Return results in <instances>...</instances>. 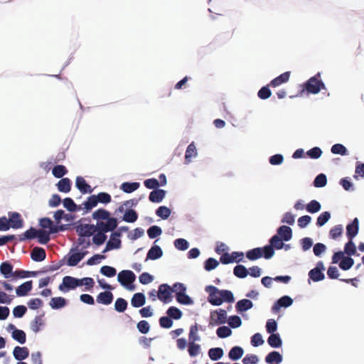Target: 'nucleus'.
<instances>
[{
	"label": "nucleus",
	"instance_id": "obj_1",
	"mask_svg": "<svg viewBox=\"0 0 364 364\" xmlns=\"http://www.w3.org/2000/svg\"><path fill=\"white\" fill-rule=\"evenodd\" d=\"M205 290L208 294V302L213 306H220L223 302L232 303L235 301L233 294L230 290H220L212 285L207 286Z\"/></svg>",
	"mask_w": 364,
	"mask_h": 364
},
{
	"label": "nucleus",
	"instance_id": "obj_2",
	"mask_svg": "<svg viewBox=\"0 0 364 364\" xmlns=\"http://www.w3.org/2000/svg\"><path fill=\"white\" fill-rule=\"evenodd\" d=\"M117 226V219H110L108 223H105L103 221L97 222L96 225H81L77 231L79 232V235L81 237H89L94 235L97 230H101L102 231H112Z\"/></svg>",
	"mask_w": 364,
	"mask_h": 364
},
{
	"label": "nucleus",
	"instance_id": "obj_3",
	"mask_svg": "<svg viewBox=\"0 0 364 364\" xmlns=\"http://www.w3.org/2000/svg\"><path fill=\"white\" fill-rule=\"evenodd\" d=\"M269 259L273 256V237L269 240V245L264 247H257L246 252V257L251 261L256 260L262 257Z\"/></svg>",
	"mask_w": 364,
	"mask_h": 364
},
{
	"label": "nucleus",
	"instance_id": "obj_4",
	"mask_svg": "<svg viewBox=\"0 0 364 364\" xmlns=\"http://www.w3.org/2000/svg\"><path fill=\"white\" fill-rule=\"evenodd\" d=\"M320 77V73H317L305 83V89L309 93L317 94L321 89H325V85Z\"/></svg>",
	"mask_w": 364,
	"mask_h": 364
},
{
	"label": "nucleus",
	"instance_id": "obj_5",
	"mask_svg": "<svg viewBox=\"0 0 364 364\" xmlns=\"http://www.w3.org/2000/svg\"><path fill=\"white\" fill-rule=\"evenodd\" d=\"M118 282L129 290H134V287L131 284L135 281L136 276L131 270H122L117 276Z\"/></svg>",
	"mask_w": 364,
	"mask_h": 364
},
{
	"label": "nucleus",
	"instance_id": "obj_6",
	"mask_svg": "<svg viewBox=\"0 0 364 364\" xmlns=\"http://www.w3.org/2000/svg\"><path fill=\"white\" fill-rule=\"evenodd\" d=\"M226 320L227 311L224 309H219L210 312L209 325L218 326L220 324H223L226 322Z\"/></svg>",
	"mask_w": 364,
	"mask_h": 364
},
{
	"label": "nucleus",
	"instance_id": "obj_7",
	"mask_svg": "<svg viewBox=\"0 0 364 364\" xmlns=\"http://www.w3.org/2000/svg\"><path fill=\"white\" fill-rule=\"evenodd\" d=\"M80 286H82V282L80 281V279L70 276H65L63 279L62 284L59 285V289L60 291H65L64 288H66V290L68 291Z\"/></svg>",
	"mask_w": 364,
	"mask_h": 364
},
{
	"label": "nucleus",
	"instance_id": "obj_8",
	"mask_svg": "<svg viewBox=\"0 0 364 364\" xmlns=\"http://www.w3.org/2000/svg\"><path fill=\"white\" fill-rule=\"evenodd\" d=\"M121 234L118 232H114L110 237L109 240L107 242L103 253L107 252L113 249H119L121 247V240L119 239Z\"/></svg>",
	"mask_w": 364,
	"mask_h": 364
},
{
	"label": "nucleus",
	"instance_id": "obj_9",
	"mask_svg": "<svg viewBox=\"0 0 364 364\" xmlns=\"http://www.w3.org/2000/svg\"><path fill=\"white\" fill-rule=\"evenodd\" d=\"M171 288L166 284H161L159 287L157 296L164 303H168L171 300Z\"/></svg>",
	"mask_w": 364,
	"mask_h": 364
},
{
	"label": "nucleus",
	"instance_id": "obj_10",
	"mask_svg": "<svg viewBox=\"0 0 364 364\" xmlns=\"http://www.w3.org/2000/svg\"><path fill=\"white\" fill-rule=\"evenodd\" d=\"M40 226L43 229H49L50 232L51 233H56L58 232L60 230H63L64 228L63 226H57L53 224V222L51 220V219L48 218H43L40 220L39 223Z\"/></svg>",
	"mask_w": 364,
	"mask_h": 364
},
{
	"label": "nucleus",
	"instance_id": "obj_11",
	"mask_svg": "<svg viewBox=\"0 0 364 364\" xmlns=\"http://www.w3.org/2000/svg\"><path fill=\"white\" fill-rule=\"evenodd\" d=\"M359 230V220L355 218L352 223H349L346 227V236L348 240L353 239L357 235Z\"/></svg>",
	"mask_w": 364,
	"mask_h": 364
},
{
	"label": "nucleus",
	"instance_id": "obj_12",
	"mask_svg": "<svg viewBox=\"0 0 364 364\" xmlns=\"http://www.w3.org/2000/svg\"><path fill=\"white\" fill-rule=\"evenodd\" d=\"M113 299V294L110 291H105L97 295L96 301L98 304L109 305L112 304Z\"/></svg>",
	"mask_w": 364,
	"mask_h": 364
},
{
	"label": "nucleus",
	"instance_id": "obj_13",
	"mask_svg": "<svg viewBox=\"0 0 364 364\" xmlns=\"http://www.w3.org/2000/svg\"><path fill=\"white\" fill-rule=\"evenodd\" d=\"M9 222L10 225L14 229H18L23 227V221L21 218V215L18 213L13 212L9 213Z\"/></svg>",
	"mask_w": 364,
	"mask_h": 364
},
{
	"label": "nucleus",
	"instance_id": "obj_14",
	"mask_svg": "<svg viewBox=\"0 0 364 364\" xmlns=\"http://www.w3.org/2000/svg\"><path fill=\"white\" fill-rule=\"evenodd\" d=\"M275 235L287 242L292 238V230L289 226L282 225L277 229V234Z\"/></svg>",
	"mask_w": 364,
	"mask_h": 364
},
{
	"label": "nucleus",
	"instance_id": "obj_15",
	"mask_svg": "<svg viewBox=\"0 0 364 364\" xmlns=\"http://www.w3.org/2000/svg\"><path fill=\"white\" fill-rule=\"evenodd\" d=\"M75 186L77 189L83 194L90 193L92 192V189L90 186L87 183L84 178L82 176H77L75 181Z\"/></svg>",
	"mask_w": 364,
	"mask_h": 364
},
{
	"label": "nucleus",
	"instance_id": "obj_16",
	"mask_svg": "<svg viewBox=\"0 0 364 364\" xmlns=\"http://www.w3.org/2000/svg\"><path fill=\"white\" fill-rule=\"evenodd\" d=\"M13 355L16 360L21 361L28 357L29 350L26 347L16 346Z\"/></svg>",
	"mask_w": 364,
	"mask_h": 364
},
{
	"label": "nucleus",
	"instance_id": "obj_17",
	"mask_svg": "<svg viewBox=\"0 0 364 364\" xmlns=\"http://www.w3.org/2000/svg\"><path fill=\"white\" fill-rule=\"evenodd\" d=\"M31 257L35 262H41L46 259V253L43 248L35 247L31 252Z\"/></svg>",
	"mask_w": 364,
	"mask_h": 364
},
{
	"label": "nucleus",
	"instance_id": "obj_18",
	"mask_svg": "<svg viewBox=\"0 0 364 364\" xmlns=\"http://www.w3.org/2000/svg\"><path fill=\"white\" fill-rule=\"evenodd\" d=\"M92 218L93 219L97 220V222L100 221V220H106V223H108L110 219H116L115 218H111L110 213L107 210L102 208H100L95 210L92 213Z\"/></svg>",
	"mask_w": 364,
	"mask_h": 364
},
{
	"label": "nucleus",
	"instance_id": "obj_19",
	"mask_svg": "<svg viewBox=\"0 0 364 364\" xmlns=\"http://www.w3.org/2000/svg\"><path fill=\"white\" fill-rule=\"evenodd\" d=\"M33 282L31 280L27 281L20 286H18L16 289V293L18 296H24L28 294V293L32 289Z\"/></svg>",
	"mask_w": 364,
	"mask_h": 364
},
{
	"label": "nucleus",
	"instance_id": "obj_20",
	"mask_svg": "<svg viewBox=\"0 0 364 364\" xmlns=\"http://www.w3.org/2000/svg\"><path fill=\"white\" fill-rule=\"evenodd\" d=\"M163 255L161 248L158 245H154L148 251L145 261L149 259L155 260L160 258Z\"/></svg>",
	"mask_w": 364,
	"mask_h": 364
},
{
	"label": "nucleus",
	"instance_id": "obj_21",
	"mask_svg": "<svg viewBox=\"0 0 364 364\" xmlns=\"http://www.w3.org/2000/svg\"><path fill=\"white\" fill-rule=\"evenodd\" d=\"M165 196L166 191L164 190L156 188L150 193L149 199L152 203H160Z\"/></svg>",
	"mask_w": 364,
	"mask_h": 364
},
{
	"label": "nucleus",
	"instance_id": "obj_22",
	"mask_svg": "<svg viewBox=\"0 0 364 364\" xmlns=\"http://www.w3.org/2000/svg\"><path fill=\"white\" fill-rule=\"evenodd\" d=\"M293 303L292 299L289 296H283L274 303V311L279 310L280 308H287L290 306Z\"/></svg>",
	"mask_w": 364,
	"mask_h": 364
},
{
	"label": "nucleus",
	"instance_id": "obj_23",
	"mask_svg": "<svg viewBox=\"0 0 364 364\" xmlns=\"http://www.w3.org/2000/svg\"><path fill=\"white\" fill-rule=\"evenodd\" d=\"M253 306L252 302L249 299H241L236 304L235 308L238 312L246 311Z\"/></svg>",
	"mask_w": 364,
	"mask_h": 364
},
{
	"label": "nucleus",
	"instance_id": "obj_24",
	"mask_svg": "<svg viewBox=\"0 0 364 364\" xmlns=\"http://www.w3.org/2000/svg\"><path fill=\"white\" fill-rule=\"evenodd\" d=\"M197 150L196 147L193 142L191 143L186 151L185 154V163L189 164L191 161L193 157H196L197 156Z\"/></svg>",
	"mask_w": 364,
	"mask_h": 364
},
{
	"label": "nucleus",
	"instance_id": "obj_25",
	"mask_svg": "<svg viewBox=\"0 0 364 364\" xmlns=\"http://www.w3.org/2000/svg\"><path fill=\"white\" fill-rule=\"evenodd\" d=\"M146 302V298L143 293H136L132 298L131 304L134 307L142 306Z\"/></svg>",
	"mask_w": 364,
	"mask_h": 364
},
{
	"label": "nucleus",
	"instance_id": "obj_26",
	"mask_svg": "<svg viewBox=\"0 0 364 364\" xmlns=\"http://www.w3.org/2000/svg\"><path fill=\"white\" fill-rule=\"evenodd\" d=\"M0 272L6 279L11 278L13 274V266L8 262H2L0 265Z\"/></svg>",
	"mask_w": 364,
	"mask_h": 364
},
{
	"label": "nucleus",
	"instance_id": "obj_27",
	"mask_svg": "<svg viewBox=\"0 0 364 364\" xmlns=\"http://www.w3.org/2000/svg\"><path fill=\"white\" fill-rule=\"evenodd\" d=\"M43 315L37 316L31 323V328L34 333L40 331L42 326H44Z\"/></svg>",
	"mask_w": 364,
	"mask_h": 364
},
{
	"label": "nucleus",
	"instance_id": "obj_28",
	"mask_svg": "<svg viewBox=\"0 0 364 364\" xmlns=\"http://www.w3.org/2000/svg\"><path fill=\"white\" fill-rule=\"evenodd\" d=\"M97 233L94 235L92 237V242L97 246L102 245L107 240L106 232L108 231H102L101 230H97Z\"/></svg>",
	"mask_w": 364,
	"mask_h": 364
},
{
	"label": "nucleus",
	"instance_id": "obj_29",
	"mask_svg": "<svg viewBox=\"0 0 364 364\" xmlns=\"http://www.w3.org/2000/svg\"><path fill=\"white\" fill-rule=\"evenodd\" d=\"M57 187L59 191L68 193L71 188L70 180L68 178H62L57 183Z\"/></svg>",
	"mask_w": 364,
	"mask_h": 364
},
{
	"label": "nucleus",
	"instance_id": "obj_30",
	"mask_svg": "<svg viewBox=\"0 0 364 364\" xmlns=\"http://www.w3.org/2000/svg\"><path fill=\"white\" fill-rule=\"evenodd\" d=\"M49 304L52 309H59L66 305V300L61 296L53 297L50 299Z\"/></svg>",
	"mask_w": 364,
	"mask_h": 364
},
{
	"label": "nucleus",
	"instance_id": "obj_31",
	"mask_svg": "<svg viewBox=\"0 0 364 364\" xmlns=\"http://www.w3.org/2000/svg\"><path fill=\"white\" fill-rule=\"evenodd\" d=\"M85 252H76L70 256L68 259V264L69 266L77 265L85 257Z\"/></svg>",
	"mask_w": 364,
	"mask_h": 364
},
{
	"label": "nucleus",
	"instance_id": "obj_32",
	"mask_svg": "<svg viewBox=\"0 0 364 364\" xmlns=\"http://www.w3.org/2000/svg\"><path fill=\"white\" fill-rule=\"evenodd\" d=\"M38 232V230L35 229L34 228H30L28 230H26L23 234L19 236V240L23 241L26 239L32 240L37 237Z\"/></svg>",
	"mask_w": 364,
	"mask_h": 364
},
{
	"label": "nucleus",
	"instance_id": "obj_33",
	"mask_svg": "<svg viewBox=\"0 0 364 364\" xmlns=\"http://www.w3.org/2000/svg\"><path fill=\"white\" fill-rule=\"evenodd\" d=\"M244 353L243 349L240 346H235L231 348L229 352L228 356L232 360L240 359Z\"/></svg>",
	"mask_w": 364,
	"mask_h": 364
},
{
	"label": "nucleus",
	"instance_id": "obj_34",
	"mask_svg": "<svg viewBox=\"0 0 364 364\" xmlns=\"http://www.w3.org/2000/svg\"><path fill=\"white\" fill-rule=\"evenodd\" d=\"M139 183L138 182H124L121 185L120 188L125 193H130L138 189Z\"/></svg>",
	"mask_w": 364,
	"mask_h": 364
},
{
	"label": "nucleus",
	"instance_id": "obj_35",
	"mask_svg": "<svg viewBox=\"0 0 364 364\" xmlns=\"http://www.w3.org/2000/svg\"><path fill=\"white\" fill-rule=\"evenodd\" d=\"M309 277L314 282H319L324 279V274L318 268H314L309 272Z\"/></svg>",
	"mask_w": 364,
	"mask_h": 364
},
{
	"label": "nucleus",
	"instance_id": "obj_36",
	"mask_svg": "<svg viewBox=\"0 0 364 364\" xmlns=\"http://www.w3.org/2000/svg\"><path fill=\"white\" fill-rule=\"evenodd\" d=\"M50 234L51 232L44 230H38L37 238L38 242L42 245H46L50 241Z\"/></svg>",
	"mask_w": 364,
	"mask_h": 364
},
{
	"label": "nucleus",
	"instance_id": "obj_37",
	"mask_svg": "<svg viewBox=\"0 0 364 364\" xmlns=\"http://www.w3.org/2000/svg\"><path fill=\"white\" fill-rule=\"evenodd\" d=\"M208 355L213 360H218L223 355V350L221 348H213L208 350Z\"/></svg>",
	"mask_w": 364,
	"mask_h": 364
},
{
	"label": "nucleus",
	"instance_id": "obj_38",
	"mask_svg": "<svg viewBox=\"0 0 364 364\" xmlns=\"http://www.w3.org/2000/svg\"><path fill=\"white\" fill-rule=\"evenodd\" d=\"M12 338L18 343L23 344L26 341V336L23 331L15 329L12 332Z\"/></svg>",
	"mask_w": 364,
	"mask_h": 364
},
{
	"label": "nucleus",
	"instance_id": "obj_39",
	"mask_svg": "<svg viewBox=\"0 0 364 364\" xmlns=\"http://www.w3.org/2000/svg\"><path fill=\"white\" fill-rule=\"evenodd\" d=\"M354 264V260L350 257H344L339 262V267L343 270H348Z\"/></svg>",
	"mask_w": 364,
	"mask_h": 364
},
{
	"label": "nucleus",
	"instance_id": "obj_40",
	"mask_svg": "<svg viewBox=\"0 0 364 364\" xmlns=\"http://www.w3.org/2000/svg\"><path fill=\"white\" fill-rule=\"evenodd\" d=\"M321 208V205L319 202L316 200H311L306 206V210L310 213H316L318 212Z\"/></svg>",
	"mask_w": 364,
	"mask_h": 364
},
{
	"label": "nucleus",
	"instance_id": "obj_41",
	"mask_svg": "<svg viewBox=\"0 0 364 364\" xmlns=\"http://www.w3.org/2000/svg\"><path fill=\"white\" fill-rule=\"evenodd\" d=\"M138 218L136 212L133 209L127 210L123 216V220L127 223H134Z\"/></svg>",
	"mask_w": 364,
	"mask_h": 364
},
{
	"label": "nucleus",
	"instance_id": "obj_42",
	"mask_svg": "<svg viewBox=\"0 0 364 364\" xmlns=\"http://www.w3.org/2000/svg\"><path fill=\"white\" fill-rule=\"evenodd\" d=\"M234 274L238 278H245L248 274V270L242 264H238L234 267Z\"/></svg>",
	"mask_w": 364,
	"mask_h": 364
},
{
	"label": "nucleus",
	"instance_id": "obj_43",
	"mask_svg": "<svg viewBox=\"0 0 364 364\" xmlns=\"http://www.w3.org/2000/svg\"><path fill=\"white\" fill-rule=\"evenodd\" d=\"M52 173L55 178H60L68 173V170L63 165H57L53 167Z\"/></svg>",
	"mask_w": 364,
	"mask_h": 364
},
{
	"label": "nucleus",
	"instance_id": "obj_44",
	"mask_svg": "<svg viewBox=\"0 0 364 364\" xmlns=\"http://www.w3.org/2000/svg\"><path fill=\"white\" fill-rule=\"evenodd\" d=\"M166 314L171 318L176 320L180 319L182 316L181 311L175 306L169 307L166 311Z\"/></svg>",
	"mask_w": 364,
	"mask_h": 364
},
{
	"label": "nucleus",
	"instance_id": "obj_45",
	"mask_svg": "<svg viewBox=\"0 0 364 364\" xmlns=\"http://www.w3.org/2000/svg\"><path fill=\"white\" fill-rule=\"evenodd\" d=\"M176 300L178 303L181 304L190 305L193 304L192 299L190 298L189 296L186 294L185 291L177 294Z\"/></svg>",
	"mask_w": 364,
	"mask_h": 364
},
{
	"label": "nucleus",
	"instance_id": "obj_46",
	"mask_svg": "<svg viewBox=\"0 0 364 364\" xmlns=\"http://www.w3.org/2000/svg\"><path fill=\"white\" fill-rule=\"evenodd\" d=\"M127 308V301L123 298L117 299L114 309L118 312H124Z\"/></svg>",
	"mask_w": 364,
	"mask_h": 364
},
{
	"label": "nucleus",
	"instance_id": "obj_47",
	"mask_svg": "<svg viewBox=\"0 0 364 364\" xmlns=\"http://www.w3.org/2000/svg\"><path fill=\"white\" fill-rule=\"evenodd\" d=\"M289 77H290V72L287 71V72L282 73L279 76L274 77V87L279 86L284 82H287L289 80Z\"/></svg>",
	"mask_w": 364,
	"mask_h": 364
},
{
	"label": "nucleus",
	"instance_id": "obj_48",
	"mask_svg": "<svg viewBox=\"0 0 364 364\" xmlns=\"http://www.w3.org/2000/svg\"><path fill=\"white\" fill-rule=\"evenodd\" d=\"M171 213V210L166 206H160L156 211V215L164 220L167 219L170 216Z\"/></svg>",
	"mask_w": 364,
	"mask_h": 364
},
{
	"label": "nucleus",
	"instance_id": "obj_49",
	"mask_svg": "<svg viewBox=\"0 0 364 364\" xmlns=\"http://www.w3.org/2000/svg\"><path fill=\"white\" fill-rule=\"evenodd\" d=\"M327 178L325 174H318L314 181V186L316 188H322L326 185Z\"/></svg>",
	"mask_w": 364,
	"mask_h": 364
},
{
	"label": "nucleus",
	"instance_id": "obj_50",
	"mask_svg": "<svg viewBox=\"0 0 364 364\" xmlns=\"http://www.w3.org/2000/svg\"><path fill=\"white\" fill-rule=\"evenodd\" d=\"M343 233V226L337 225L333 227L329 232V235L331 239L336 240L340 237Z\"/></svg>",
	"mask_w": 364,
	"mask_h": 364
},
{
	"label": "nucleus",
	"instance_id": "obj_51",
	"mask_svg": "<svg viewBox=\"0 0 364 364\" xmlns=\"http://www.w3.org/2000/svg\"><path fill=\"white\" fill-rule=\"evenodd\" d=\"M331 213L328 211L323 212L317 218L316 225L318 227H321L324 225L330 219Z\"/></svg>",
	"mask_w": 364,
	"mask_h": 364
},
{
	"label": "nucleus",
	"instance_id": "obj_52",
	"mask_svg": "<svg viewBox=\"0 0 364 364\" xmlns=\"http://www.w3.org/2000/svg\"><path fill=\"white\" fill-rule=\"evenodd\" d=\"M333 154H340L345 156L347 154V149L341 144H336L331 149Z\"/></svg>",
	"mask_w": 364,
	"mask_h": 364
},
{
	"label": "nucleus",
	"instance_id": "obj_53",
	"mask_svg": "<svg viewBox=\"0 0 364 364\" xmlns=\"http://www.w3.org/2000/svg\"><path fill=\"white\" fill-rule=\"evenodd\" d=\"M344 253L348 256L354 255L356 253V247L353 240H348L344 247Z\"/></svg>",
	"mask_w": 364,
	"mask_h": 364
},
{
	"label": "nucleus",
	"instance_id": "obj_54",
	"mask_svg": "<svg viewBox=\"0 0 364 364\" xmlns=\"http://www.w3.org/2000/svg\"><path fill=\"white\" fill-rule=\"evenodd\" d=\"M198 328L197 324H195V325L191 326L190 332H189V335H188L189 342L195 343L196 341H198L200 340V337L198 335Z\"/></svg>",
	"mask_w": 364,
	"mask_h": 364
},
{
	"label": "nucleus",
	"instance_id": "obj_55",
	"mask_svg": "<svg viewBox=\"0 0 364 364\" xmlns=\"http://www.w3.org/2000/svg\"><path fill=\"white\" fill-rule=\"evenodd\" d=\"M37 274V272H27L24 270H16L15 272H13L12 277L14 279L17 278H26L29 276H36Z\"/></svg>",
	"mask_w": 364,
	"mask_h": 364
},
{
	"label": "nucleus",
	"instance_id": "obj_56",
	"mask_svg": "<svg viewBox=\"0 0 364 364\" xmlns=\"http://www.w3.org/2000/svg\"><path fill=\"white\" fill-rule=\"evenodd\" d=\"M97 203L95 195H92L87 198V200L83 203V205L87 210H89L95 207Z\"/></svg>",
	"mask_w": 364,
	"mask_h": 364
},
{
	"label": "nucleus",
	"instance_id": "obj_57",
	"mask_svg": "<svg viewBox=\"0 0 364 364\" xmlns=\"http://www.w3.org/2000/svg\"><path fill=\"white\" fill-rule=\"evenodd\" d=\"M100 272L107 277H112L117 274L115 268L107 265L102 266L100 269Z\"/></svg>",
	"mask_w": 364,
	"mask_h": 364
},
{
	"label": "nucleus",
	"instance_id": "obj_58",
	"mask_svg": "<svg viewBox=\"0 0 364 364\" xmlns=\"http://www.w3.org/2000/svg\"><path fill=\"white\" fill-rule=\"evenodd\" d=\"M216 333L219 338H224L230 336L232 333V331L228 326H224L219 327L216 331Z\"/></svg>",
	"mask_w": 364,
	"mask_h": 364
},
{
	"label": "nucleus",
	"instance_id": "obj_59",
	"mask_svg": "<svg viewBox=\"0 0 364 364\" xmlns=\"http://www.w3.org/2000/svg\"><path fill=\"white\" fill-rule=\"evenodd\" d=\"M95 196L97 198V203L107 204L110 203L112 200L111 196L105 192H100L97 195H95Z\"/></svg>",
	"mask_w": 364,
	"mask_h": 364
},
{
	"label": "nucleus",
	"instance_id": "obj_60",
	"mask_svg": "<svg viewBox=\"0 0 364 364\" xmlns=\"http://www.w3.org/2000/svg\"><path fill=\"white\" fill-rule=\"evenodd\" d=\"M162 233V230L161 228L156 225H153L150 227L147 230V234L149 237L151 239H154L158 236H159Z\"/></svg>",
	"mask_w": 364,
	"mask_h": 364
},
{
	"label": "nucleus",
	"instance_id": "obj_61",
	"mask_svg": "<svg viewBox=\"0 0 364 364\" xmlns=\"http://www.w3.org/2000/svg\"><path fill=\"white\" fill-rule=\"evenodd\" d=\"M321 154H322L321 149L319 147H317V146L314 147V148L309 149L306 152V155L309 158L314 159H318L321 156Z\"/></svg>",
	"mask_w": 364,
	"mask_h": 364
},
{
	"label": "nucleus",
	"instance_id": "obj_62",
	"mask_svg": "<svg viewBox=\"0 0 364 364\" xmlns=\"http://www.w3.org/2000/svg\"><path fill=\"white\" fill-rule=\"evenodd\" d=\"M64 207L70 212H74L77 210V205L74 203L73 200L70 198H65L63 200Z\"/></svg>",
	"mask_w": 364,
	"mask_h": 364
},
{
	"label": "nucleus",
	"instance_id": "obj_63",
	"mask_svg": "<svg viewBox=\"0 0 364 364\" xmlns=\"http://www.w3.org/2000/svg\"><path fill=\"white\" fill-rule=\"evenodd\" d=\"M218 264L215 259L210 257L205 262L204 268L206 271H211L216 268Z\"/></svg>",
	"mask_w": 364,
	"mask_h": 364
},
{
	"label": "nucleus",
	"instance_id": "obj_64",
	"mask_svg": "<svg viewBox=\"0 0 364 364\" xmlns=\"http://www.w3.org/2000/svg\"><path fill=\"white\" fill-rule=\"evenodd\" d=\"M228 324L233 328H237L242 324L241 318L238 316H231L228 318Z\"/></svg>",
	"mask_w": 364,
	"mask_h": 364
}]
</instances>
